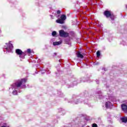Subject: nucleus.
<instances>
[{
    "label": "nucleus",
    "instance_id": "f257e3e1",
    "mask_svg": "<svg viewBox=\"0 0 127 127\" xmlns=\"http://www.w3.org/2000/svg\"><path fill=\"white\" fill-rule=\"evenodd\" d=\"M26 82H27V79L25 78L19 79L15 83V86L17 88H20L22 85L25 86V84L26 83Z\"/></svg>",
    "mask_w": 127,
    "mask_h": 127
},
{
    "label": "nucleus",
    "instance_id": "f03ea898",
    "mask_svg": "<svg viewBox=\"0 0 127 127\" xmlns=\"http://www.w3.org/2000/svg\"><path fill=\"white\" fill-rule=\"evenodd\" d=\"M60 18L61 19H57L56 21V22H57V23H59L60 24H64V23H65L64 21L66 20V18H67V17H66V15H61Z\"/></svg>",
    "mask_w": 127,
    "mask_h": 127
},
{
    "label": "nucleus",
    "instance_id": "7ed1b4c3",
    "mask_svg": "<svg viewBox=\"0 0 127 127\" xmlns=\"http://www.w3.org/2000/svg\"><path fill=\"white\" fill-rule=\"evenodd\" d=\"M59 35L61 37H68L69 36V33L66 32L64 31V30H61L59 31Z\"/></svg>",
    "mask_w": 127,
    "mask_h": 127
},
{
    "label": "nucleus",
    "instance_id": "20e7f679",
    "mask_svg": "<svg viewBox=\"0 0 127 127\" xmlns=\"http://www.w3.org/2000/svg\"><path fill=\"white\" fill-rule=\"evenodd\" d=\"M112 13V11L110 10H105L104 12V15H105V16H106V17H107V18H109V17L111 16V14Z\"/></svg>",
    "mask_w": 127,
    "mask_h": 127
},
{
    "label": "nucleus",
    "instance_id": "39448f33",
    "mask_svg": "<svg viewBox=\"0 0 127 127\" xmlns=\"http://www.w3.org/2000/svg\"><path fill=\"white\" fill-rule=\"evenodd\" d=\"M122 109L124 113H127V106L126 104H122L121 105Z\"/></svg>",
    "mask_w": 127,
    "mask_h": 127
},
{
    "label": "nucleus",
    "instance_id": "423d86ee",
    "mask_svg": "<svg viewBox=\"0 0 127 127\" xmlns=\"http://www.w3.org/2000/svg\"><path fill=\"white\" fill-rule=\"evenodd\" d=\"M23 52H22V51H21V50L19 49H17L15 50V53L17 55H19V56L20 55H21V54L22 53H23Z\"/></svg>",
    "mask_w": 127,
    "mask_h": 127
},
{
    "label": "nucleus",
    "instance_id": "0eeeda50",
    "mask_svg": "<svg viewBox=\"0 0 127 127\" xmlns=\"http://www.w3.org/2000/svg\"><path fill=\"white\" fill-rule=\"evenodd\" d=\"M76 56L78 58H80L81 59H83V58H84V56L81 54L80 52L76 53Z\"/></svg>",
    "mask_w": 127,
    "mask_h": 127
},
{
    "label": "nucleus",
    "instance_id": "6e6552de",
    "mask_svg": "<svg viewBox=\"0 0 127 127\" xmlns=\"http://www.w3.org/2000/svg\"><path fill=\"white\" fill-rule=\"evenodd\" d=\"M25 56H26V52H23L21 53V55L19 56V57L20 58H22V59H24L25 58Z\"/></svg>",
    "mask_w": 127,
    "mask_h": 127
},
{
    "label": "nucleus",
    "instance_id": "1a4fd4ad",
    "mask_svg": "<svg viewBox=\"0 0 127 127\" xmlns=\"http://www.w3.org/2000/svg\"><path fill=\"white\" fill-rule=\"evenodd\" d=\"M13 48V46L12 45V44H9L8 47L6 48V50H8V49L10 51Z\"/></svg>",
    "mask_w": 127,
    "mask_h": 127
},
{
    "label": "nucleus",
    "instance_id": "9d476101",
    "mask_svg": "<svg viewBox=\"0 0 127 127\" xmlns=\"http://www.w3.org/2000/svg\"><path fill=\"white\" fill-rule=\"evenodd\" d=\"M110 18L111 19V20H115V18H116V15L114 14V13H111V15L109 16Z\"/></svg>",
    "mask_w": 127,
    "mask_h": 127
},
{
    "label": "nucleus",
    "instance_id": "9b49d317",
    "mask_svg": "<svg viewBox=\"0 0 127 127\" xmlns=\"http://www.w3.org/2000/svg\"><path fill=\"white\" fill-rule=\"evenodd\" d=\"M122 123H127V117H123L121 118Z\"/></svg>",
    "mask_w": 127,
    "mask_h": 127
},
{
    "label": "nucleus",
    "instance_id": "f8f14e48",
    "mask_svg": "<svg viewBox=\"0 0 127 127\" xmlns=\"http://www.w3.org/2000/svg\"><path fill=\"white\" fill-rule=\"evenodd\" d=\"M61 43H62L61 42H54L53 44L54 46H56V45H60Z\"/></svg>",
    "mask_w": 127,
    "mask_h": 127
},
{
    "label": "nucleus",
    "instance_id": "ddd939ff",
    "mask_svg": "<svg viewBox=\"0 0 127 127\" xmlns=\"http://www.w3.org/2000/svg\"><path fill=\"white\" fill-rule=\"evenodd\" d=\"M97 57H100L101 56V53L100 51H98L96 53Z\"/></svg>",
    "mask_w": 127,
    "mask_h": 127
},
{
    "label": "nucleus",
    "instance_id": "4468645a",
    "mask_svg": "<svg viewBox=\"0 0 127 127\" xmlns=\"http://www.w3.org/2000/svg\"><path fill=\"white\" fill-rule=\"evenodd\" d=\"M52 35V36H56V35H57V32H56V31H53Z\"/></svg>",
    "mask_w": 127,
    "mask_h": 127
},
{
    "label": "nucleus",
    "instance_id": "2eb2a0df",
    "mask_svg": "<svg viewBox=\"0 0 127 127\" xmlns=\"http://www.w3.org/2000/svg\"><path fill=\"white\" fill-rule=\"evenodd\" d=\"M105 107L106 109H108V108H109V103L108 102H106Z\"/></svg>",
    "mask_w": 127,
    "mask_h": 127
},
{
    "label": "nucleus",
    "instance_id": "dca6fc26",
    "mask_svg": "<svg viewBox=\"0 0 127 127\" xmlns=\"http://www.w3.org/2000/svg\"><path fill=\"white\" fill-rule=\"evenodd\" d=\"M27 53H29V54L31 53V50L30 49H28L27 50Z\"/></svg>",
    "mask_w": 127,
    "mask_h": 127
},
{
    "label": "nucleus",
    "instance_id": "f3484780",
    "mask_svg": "<svg viewBox=\"0 0 127 127\" xmlns=\"http://www.w3.org/2000/svg\"><path fill=\"white\" fill-rule=\"evenodd\" d=\"M92 127H98V125L96 124H93L92 125Z\"/></svg>",
    "mask_w": 127,
    "mask_h": 127
},
{
    "label": "nucleus",
    "instance_id": "a211bd4d",
    "mask_svg": "<svg viewBox=\"0 0 127 127\" xmlns=\"http://www.w3.org/2000/svg\"><path fill=\"white\" fill-rule=\"evenodd\" d=\"M57 14H60L61 13V11L60 10H59L57 12Z\"/></svg>",
    "mask_w": 127,
    "mask_h": 127
},
{
    "label": "nucleus",
    "instance_id": "6ab92c4d",
    "mask_svg": "<svg viewBox=\"0 0 127 127\" xmlns=\"http://www.w3.org/2000/svg\"><path fill=\"white\" fill-rule=\"evenodd\" d=\"M64 42H65L66 44H68V43H69V42L67 41V40H65Z\"/></svg>",
    "mask_w": 127,
    "mask_h": 127
},
{
    "label": "nucleus",
    "instance_id": "aec40b11",
    "mask_svg": "<svg viewBox=\"0 0 127 127\" xmlns=\"http://www.w3.org/2000/svg\"><path fill=\"white\" fill-rule=\"evenodd\" d=\"M17 93V92L16 91H13V94H14V93L16 94Z\"/></svg>",
    "mask_w": 127,
    "mask_h": 127
},
{
    "label": "nucleus",
    "instance_id": "412c9836",
    "mask_svg": "<svg viewBox=\"0 0 127 127\" xmlns=\"http://www.w3.org/2000/svg\"><path fill=\"white\" fill-rule=\"evenodd\" d=\"M54 55H55V56H56V55H57V53H54Z\"/></svg>",
    "mask_w": 127,
    "mask_h": 127
},
{
    "label": "nucleus",
    "instance_id": "4be33fe9",
    "mask_svg": "<svg viewBox=\"0 0 127 127\" xmlns=\"http://www.w3.org/2000/svg\"><path fill=\"white\" fill-rule=\"evenodd\" d=\"M5 127V126H2V127Z\"/></svg>",
    "mask_w": 127,
    "mask_h": 127
},
{
    "label": "nucleus",
    "instance_id": "5701e85b",
    "mask_svg": "<svg viewBox=\"0 0 127 127\" xmlns=\"http://www.w3.org/2000/svg\"><path fill=\"white\" fill-rule=\"evenodd\" d=\"M126 8H127V5H126Z\"/></svg>",
    "mask_w": 127,
    "mask_h": 127
},
{
    "label": "nucleus",
    "instance_id": "b1692460",
    "mask_svg": "<svg viewBox=\"0 0 127 127\" xmlns=\"http://www.w3.org/2000/svg\"><path fill=\"white\" fill-rule=\"evenodd\" d=\"M58 16H59H59H60V15H58Z\"/></svg>",
    "mask_w": 127,
    "mask_h": 127
},
{
    "label": "nucleus",
    "instance_id": "393cba45",
    "mask_svg": "<svg viewBox=\"0 0 127 127\" xmlns=\"http://www.w3.org/2000/svg\"><path fill=\"white\" fill-rule=\"evenodd\" d=\"M52 19H53V18H52Z\"/></svg>",
    "mask_w": 127,
    "mask_h": 127
}]
</instances>
